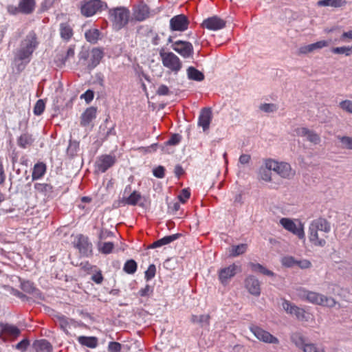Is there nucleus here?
Here are the masks:
<instances>
[{
	"label": "nucleus",
	"mask_w": 352,
	"mask_h": 352,
	"mask_svg": "<svg viewBox=\"0 0 352 352\" xmlns=\"http://www.w3.org/2000/svg\"><path fill=\"white\" fill-rule=\"evenodd\" d=\"M331 230L330 223L324 218L313 220L308 228V239L311 244L316 247H324Z\"/></svg>",
	"instance_id": "1"
},
{
	"label": "nucleus",
	"mask_w": 352,
	"mask_h": 352,
	"mask_svg": "<svg viewBox=\"0 0 352 352\" xmlns=\"http://www.w3.org/2000/svg\"><path fill=\"white\" fill-rule=\"evenodd\" d=\"M38 42L34 32H29L25 38L21 41L20 47L15 54V58L18 60L28 64L31 60L32 55L37 48Z\"/></svg>",
	"instance_id": "2"
},
{
	"label": "nucleus",
	"mask_w": 352,
	"mask_h": 352,
	"mask_svg": "<svg viewBox=\"0 0 352 352\" xmlns=\"http://www.w3.org/2000/svg\"><path fill=\"white\" fill-rule=\"evenodd\" d=\"M298 295L300 299L316 305L333 307L336 304V300L332 298L327 297L322 294L304 289H299Z\"/></svg>",
	"instance_id": "3"
},
{
	"label": "nucleus",
	"mask_w": 352,
	"mask_h": 352,
	"mask_svg": "<svg viewBox=\"0 0 352 352\" xmlns=\"http://www.w3.org/2000/svg\"><path fill=\"white\" fill-rule=\"evenodd\" d=\"M108 14L113 28L117 31L122 29L129 23L130 11L125 7L111 8L109 10Z\"/></svg>",
	"instance_id": "4"
},
{
	"label": "nucleus",
	"mask_w": 352,
	"mask_h": 352,
	"mask_svg": "<svg viewBox=\"0 0 352 352\" xmlns=\"http://www.w3.org/2000/svg\"><path fill=\"white\" fill-rule=\"evenodd\" d=\"M160 56L162 65L175 74L182 68V63L179 58L171 52H164L163 50L160 52Z\"/></svg>",
	"instance_id": "5"
},
{
	"label": "nucleus",
	"mask_w": 352,
	"mask_h": 352,
	"mask_svg": "<svg viewBox=\"0 0 352 352\" xmlns=\"http://www.w3.org/2000/svg\"><path fill=\"white\" fill-rule=\"evenodd\" d=\"M280 224L298 239H305L304 224L299 219L284 217L280 219Z\"/></svg>",
	"instance_id": "6"
},
{
	"label": "nucleus",
	"mask_w": 352,
	"mask_h": 352,
	"mask_svg": "<svg viewBox=\"0 0 352 352\" xmlns=\"http://www.w3.org/2000/svg\"><path fill=\"white\" fill-rule=\"evenodd\" d=\"M107 8V4L101 0H85L82 3L80 11L83 16L89 17Z\"/></svg>",
	"instance_id": "7"
},
{
	"label": "nucleus",
	"mask_w": 352,
	"mask_h": 352,
	"mask_svg": "<svg viewBox=\"0 0 352 352\" xmlns=\"http://www.w3.org/2000/svg\"><path fill=\"white\" fill-rule=\"evenodd\" d=\"M267 166L278 174L281 177L290 178L295 174L291 166L286 162H278L273 160H267Z\"/></svg>",
	"instance_id": "8"
},
{
	"label": "nucleus",
	"mask_w": 352,
	"mask_h": 352,
	"mask_svg": "<svg viewBox=\"0 0 352 352\" xmlns=\"http://www.w3.org/2000/svg\"><path fill=\"white\" fill-rule=\"evenodd\" d=\"M294 135L302 138L303 140L307 141L314 145L318 144L321 142V138L318 133L305 126L296 128L294 130Z\"/></svg>",
	"instance_id": "9"
},
{
	"label": "nucleus",
	"mask_w": 352,
	"mask_h": 352,
	"mask_svg": "<svg viewBox=\"0 0 352 352\" xmlns=\"http://www.w3.org/2000/svg\"><path fill=\"white\" fill-rule=\"evenodd\" d=\"M172 48L185 58H190L193 55V46L188 41H177L173 43Z\"/></svg>",
	"instance_id": "10"
},
{
	"label": "nucleus",
	"mask_w": 352,
	"mask_h": 352,
	"mask_svg": "<svg viewBox=\"0 0 352 352\" xmlns=\"http://www.w3.org/2000/svg\"><path fill=\"white\" fill-rule=\"evenodd\" d=\"M189 21L184 14H178L170 20V29L171 31L184 32L188 28Z\"/></svg>",
	"instance_id": "11"
},
{
	"label": "nucleus",
	"mask_w": 352,
	"mask_h": 352,
	"mask_svg": "<svg viewBox=\"0 0 352 352\" xmlns=\"http://www.w3.org/2000/svg\"><path fill=\"white\" fill-rule=\"evenodd\" d=\"M250 331L256 337L257 339L262 342L272 344L278 343V338L258 326H252L250 327Z\"/></svg>",
	"instance_id": "12"
},
{
	"label": "nucleus",
	"mask_w": 352,
	"mask_h": 352,
	"mask_svg": "<svg viewBox=\"0 0 352 352\" xmlns=\"http://www.w3.org/2000/svg\"><path fill=\"white\" fill-rule=\"evenodd\" d=\"M151 16V12L148 6L140 3L135 5L133 8V17L135 21H143Z\"/></svg>",
	"instance_id": "13"
},
{
	"label": "nucleus",
	"mask_w": 352,
	"mask_h": 352,
	"mask_svg": "<svg viewBox=\"0 0 352 352\" xmlns=\"http://www.w3.org/2000/svg\"><path fill=\"white\" fill-rule=\"evenodd\" d=\"M201 25L209 30L217 31L226 26V21L217 16H213L205 19Z\"/></svg>",
	"instance_id": "14"
},
{
	"label": "nucleus",
	"mask_w": 352,
	"mask_h": 352,
	"mask_svg": "<svg viewBox=\"0 0 352 352\" xmlns=\"http://www.w3.org/2000/svg\"><path fill=\"white\" fill-rule=\"evenodd\" d=\"M212 119V113L210 108L205 107L201 110L198 118V126L201 127L204 131L209 129Z\"/></svg>",
	"instance_id": "15"
},
{
	"label": "nucleus",
	"mask_w": 352,
	"mask_h": 352,
	"mask_svg": "<svg viewBox=\"0 0 352 352\" xmlns=\"http://www.w3.org/2000/svg\"><path fill=\"white\" fill-rule=\"evenodd\" d=\"M115 162V159L112 155H100L96 162V170L104 173Z\"/></svg>",
	"instance_id": "16"
},
{
	"label": "nucleus",
	"mask_w": 352,
	"mask_h": 352,
	"mask_svg": "<svg viewBox=\"0 0 352 352\" xmlns=\"http://www.w3.org/2000/svg\"><path fill=\"white\" fill-rule=\"evenodd\" d=\"M76 246L79 251L85 256L91 255L92 253V244L89 242L87 236L79 234L77 236Z\"/></svg>",
	"instance_id": "17"
},
{
	"label": "nucleus",
	"mask_w": 352,
	"mask_h": 352,
	"mask_svg": "<svg viewBox=\"0 0 352 352\" xmlns=\"http://www.w3.org/2000/svg\"><path fill=\"white\" fill-rule=\"evenodd\" d=\"M238 270V266L235 264L223 267L219 271V278L223 285L228 283V280L234 276Z\"/></svg>",
	"instance_id": "18"
},
{
	"label": "nucleus",
	"mask_w": 352,
	"mask_h": 352,
	"mask_svg": "<svg viewBox=\"0 0 352 352\" xmlns=\"http://www.w3.org/2000/svg\"><path fill=\"white\" fill-rule=\"evenodd\" d=\"M282 307L287 313L295 316L298 320L305 318V311L304 309L298 307L289 301L284 300L282 302Z\"/></svg>",
	"instance_id": "19"
},
{
	"label": "nucleus",
	"mask_w": 352,
	"mask_h": 352,
	"mask_svg": "<svg viewBox=\"0 0 352 352\" xmlns=\"http://www.w3.org/2000/svg\"><path fill=\"white\" fill-rule=\"evenodd\" d=\"M20 334L19 329L10 324L0 323V336L15 338Z\"/></svg>",
	"instance_id": "20"
},
{
	"label": "nucleus",
	"mask_w": 352,
	"mask_h": 352,
	"mask_svg": "<svg viewBox=\"0 0 352 352\" xmlns=\"http://www.w3.org/2000/svg\"><path fill=\"white\" fill-rule=\"evenodd\" d=\"M245 287L252 295L258 296L261 294L259 282L253 276H249L245 280Z\"/></svg>",
	"instance_id": "21"
},
{
	"label": "nucleus",
	"mask_w": 352,
	"mask_h": 352,
	"mask_svg": "<svg viewBox=\"0 0 352 352\" xmlns=\"http://www.w3.org/2000/svg\"><path fill=\"white\" fill-rule=\"evenodd\" d=\"M105 234L103 231L100 233L99 239L100 241L97 244L99 252L104 254H110L113 248L114 245L111 242H102V240L105 238ZM109 235L110 233H107Z\"/></svg>",
	"instance_id": "22"
},
{
	"label": "nucleus",
	"mask_w": 352,
	"mask_h": 352,
	"mask_svg": "<svg viewBox=\"0 0 352 352\" xmlns=\"http://www.w3.org/2000/svg\"><path fill=\"white\" fill-rule=\"evenodd\" d=\"M104 56L103 50L98 47H94L91 51L90 63L88 65L89 69H94L100 62Z\"/></svg>",
	"instance_id": "23"
},
{
	"label": "nucleus",
	"mask_w": 352,
	"mask_h": 352,
	"mask_svg": "<svg viewBox=\"0 0 352 352\" xmlns=\"http://www.w3.org/2000/svg\"><path fill=\"white\" fill-rule=\"evenodd\" d=\"M97 109L91 107L87 108L81 116L80 124L82 126H88L90 122L96 118Z\"/></svg>",
	"instance_id": "24"
},
{
	"label": "nucleus",
	"mask_w": 352,
	"mask_h": 352,
	"mask_svg": "<svg viewBox=\"0 0 352 352\" xmlns=\"http://www.w3.org/2000/svg\"><path fill=\"white\" fill-rule=\"evenodd\" d=\"M18 8L21 13L30 14L35 8V0H19Z\"/></svg>",
	"instance_id": "25"
},
{
	"label": "nucleus",
	"mask_w": 352,
	"mask_h": 352,
	"mask_svg": "<svg viewBox=\"0 0 352 352\" xmlns=\"http://www.w3.org/2000/svg\"><path fill=\"white\" fill-rule=\"evenodd\" d=\"M33 346L37 352H51L52 350L51 344L46 340L35 341Z\"/></svg>",
	"instance_id": "26"
},
{
	"label": "nucleus",
	"mask_w": 352,
	"mask_h": 352,
	"mask_svg": "<svg viewBox=\"0 0 352 352\" xmlns=\"http://www.w3.org/2000/svg\"><path fill=\"white\" fill-rule=\"evenodd\" d=\"M46 172V165L43 162L36 163L33 168L32 174V180L41 178Z\"/></svg>",
	"instance_id": "27"
},
{
	"label": "nucleus",
	"mask_w": 352,
	"mask_h": 352,
	"mask_svg": "<svg viewBox=\"0 0 352 352\" xmlns=\"http://www.w3.org/2000/svg\"><path fill=\"white\" fill-rule=\"evenodd\" d=\"M187 76L188 79L195 81L200 82L204 79V74L192 66L187 69Z\"/></svg>",
	"instance_id": "28"
},
{
	"label": "nucleus",
	"mask_w": 352,
	"mask_h": 352,
	"mask_svg": "<svg viewBox=\"0 0 352 352\" xmlns=\"http://www.w3.org/2000/svg\"><path fill=\"white\" fill-rule=\"evenodd\" d=\"M32 142V136L28 133L21 134L17 139L18 146L23 148H26L30 146Z\"/></svg>",
	"instance_id": "29"
},
{
	"label": "nucleus",
	"mask_w": 352,
	"mask_h": 352,
	"mask_svg": "<svg viewBox=\"0 0 352 352\" xmlns=\"http://www.w3.org/2000/svg\"><path fill=\"white\" fill-rule=\"evenodd\" d=\"M60 34L63 40L68 41L73 36V30L68 23H60Z\"/></svg>",
	"instance_id": "30"
},
{
	"label": "nucleus",
	"mask_w": 352,
	"mask_h": 352,
	"mask_svg": "<svg viewBox=\"0 0 352 352\" xmlns=\"http://www.w3.org/2000/svg\"><path fill=\"white\" fill-rule=\"evenodd\" d=\"M101 32L98 29L92 28L86 31L85 36L86 40L91 43H96L100 39Z\"/></svg>",
	"instance_id": "31"
},
{
	"label": "nucleus",
	"mask_w": 352,
	"mask_h": 352,
	"mask_svg": "<svg viewBox=\"0 0 352 352\" xmlns=\"http://www.w3.org/2000/svg\"><path fill=\"white\" fill-rule=\"evenodd\" d=\"M78 342L84 346L94 349L98 345V339L96 337L79 336Z\"/></svg>",
	"instance_id": "32"
},
{
	"label": "nucleus",
	"mask_w": 352,
	"mask_h": 352,
	"mask_svg": "<svg viewBox=\"0 0 352 352\" xmlns=\"http://www.w3.org/2000/svg\"><path fill=\"white\" fill-rule=\"evenodd\" d=\"M34 189L37 192L47 196L50 195L53 192L52 186L45 183H36L34 184Z\"/></svg>",
	"instance_id": "33"
},
{
	"label": "nucleus",
	"mask_w": 352,
	"mask_h": 352,
	"mask_svg": "<svg viewBox=\"0 0 352 352\" xmlns=\"http://www.w3.org/2000/svg\"><path fill=\"white\" fill-rule=\"evenodd\" d=\"M271 170L272 168H269L267 166V160L265 162V166H262L258 172V179L265 182H270L272 181V173Z\"/></svg>",
	"instance_id": "34"
},
{
	"label": "nucleus",
	"mask_w": 352,
	"mask_h": 352,
	"mask_svg": "<svg viewBox=\"0 0 352 352\" xmlns=\"http://www.w3.org/2000/svg\"><path fill=\"white\" fill-rule=\"evenodd\" d=\"M249 267L250 270L254 272L261 273L262 274L270 276H274V273L272 271L266 269L264 266L261 265L259 263H250L249 264Z\"/></svg>",
	"instance_id": "35"
},
{
	"label": "nucleus",
	"mask_w": 352,
	"mask_h": 352,
	"mask_svg": "<svg viewBox=\"0 0 352 352\" xmlns=\"http://www.w3.org/2000/svg\"><path fill=\"white\" fill-rule=\"evenodd\" d=\"M177 239V236L175 235V234L164 236V237L155 241L154 243H153L151 245V248H156L163 246L164 245H167V244L171 243L172 241H175Z\"/></svg>",
	"instance_id": "36"
},
{
	"label": "nucleus",
	"mask_w": 352,
	"mask_h": 352,
	"mask_svg": "<svg viewBox=\"0 0 352 352\" xmlns=\"http://www.w3.org/2000/svg\"><path fill=\"white\" fill-rule=\"evenodd\" d=\"M345 0H320L318 1L319 6H331L334 8H339L346 4Z\"/></svg>",
	"instance_id": "37"
},
{
	"label": "nucleus",
	"mask_w": 352,
	"mask_h": 352,
	"mask_svg": "<svg viewBox=\"0 0 352 352\" xmlns=\"http://www.w3.org/2000/svg\"><path fill=\"white\" fill-rule=\"evenodd\" d=\"M248 248L247 244L242 243L238 245H233L231 247L230 250V255L231 256H237L240 254H243L246 252Z\"/></svg>",
	"instance_id": "38"
},
{
	"label": "nucleus",
	"mask_w": 352,
	"mask_h": 352,
	"mask_svg": "<svg viewBox=\"0 0 352 352\" xmlns=\"http://www.w3.org/2000/svg\"><path fill=\"white\" fill-rule=\"evenodd\" d=\"M138 268L137 263L133 260H128L124 265L123 270L129 274H133Z\"/></svg>",
	"instance_id": "39"
},
{
	"label": "nucleus",
	"mask_w": 352,
	"mask_h": 352,
	"mask_svg": "<svg viewBox=\"0 0 352 352\" xmlns=\"http://www.w3.org/2000/svg\"><path fill=\"white\" fill-rule=\"evenodd\" d=\"M331 52L335 54H345L350 56L352 54V46L337 47L331 49Z\"/></svg>",
	"instance_id": "40"
},
{
	"label": "nucleus",
	"mask_w": 352,
	"mask_h": 352,
	"mask_svg": "<svg viewBox=\"0 0 352 352\" xmlns=\"http://www.w3.org/2000/svg\"><path fill=\"white\" fill-rule=\"evenodd\" d=\"M141 199V195L140 194L137 192L134 191L133 192L129 197H128L125 200L124 202L126 204L134 206L138 204V202Z\"/></svg>",
	"instance_id": "41"
},
{
	"label": "nucleus",
	"mask_w": 352,
	"mask_h": 352,
	"mask_svg": "<svg viewBox=\"0 0 352 352\" xmlns=\"http://www.w3.org/2000/svg\"><path fill=\"white\" fill-rule=\"evenodd\" d=\"M338 139L343 148L352 150V137L338 136Z\"/></svg>",
	"instance_id": "42"
},
{
	"label": "nucleus",
	"mask_w": 352,
	"mask_h": 352,
	"mask_svg": "<svg viewBox=\"0 0 352 352\" xmlns=\"http://www.w3.org/2000/svg\"><path fill=\"white\" fill-rule=\"evenodd\" d=\"M191 322L193 323H205L208 324L210 322V316L208 315H192Z\"/></svg>",
	"instance_id": "43"
},
{
	"label": "nucleus",
	"mask_w": 352,
	"mask_h": 352,
	"mask_svg": "<svg viewBox=\"0 0 352 352\" xmlns=\"http://www.w3.org/2000/svg\"><path fill=\"white\" fill-rule=\"evenodd\" d=\"M281 263L286 267H293L296 265L297 260H296L293 256H287L282 258Z\"/></svg>",
	"instance_id": "44"
},
{
	"label": "nucleus",
	"mask_w": 352,
	"mask_h": 352,
	"mask_svg": "<svg viewBox=\"0 0 352 352\" xmlns=\"http://www.w3.org/2000/svg\"><path fill=\"white\" fill-rule=\"evenodd\" d=\"M45 104L43 100L40 99L37 100L34 107V113L36 116L41 115L45 110Z\"/></svg>",
	"instance_id": "45"
},
{
	"label": "nucleus",
	"mask_w": 352,
	"mask_h": 352,
	"mask_svg": "<svg viewBox=\"0 0 352 352\" xmlns=\"http://www.w3.org/2000/svg\"><path fill=\"white\" fill-rule=\"evenodd\" d=\"M259 109L264 112L272 113L276 111L278 107L275 104L264 103L260 105Z\"/></svg>",
	"instance_id": "46"
},
{
	"label": "nucleus",
	"mask_w": 352,
	"mask_h": 352,
	"mask_svg": "<svg viewBox=\"0 0 352 352\" xmlns=\"http://www.w3.org/2000/svg\"><path fill=\"white\" fill-rule=\"evenodd\" d=\"M292 342L294 343H295V344L298 347H300V348L302 349L304 347V346L306 344H305V341H304L303 338L302 337V336H300L298 333L293 334L292 336Z\"/></svg>",
	"instance_id": "47"
},
{
	"label": "nucleus",
	"mask_w": 352,
	"mask_h": 352,
	"mask_svg": "<svg viewBox=\"0 0 352 352\" xmlns=\"http://www.w3.org/2000/svg\"><path fill=\"white\" fill-rule=\"evenodd\" d=\"M340 107L347 113L352 114V101L345 100L340 102Z\"/></svg>",
	"instance_id": "48"
},
{
	"label": "nucleus",
	"mask_w": 352,
	"mask_h": 352,
	"mask_svg": "<svg viewBox=\"0 0 352 352\" xmlns=\"http://www.w3.org/2000/svg\"><path fill=\"white\" fill-rule=\"evenodd\" d=\"M156 273V267L155 265L152 264L150 265L147 269V270L145 272V278L146 280H149L154 278Z\"/></svg>",
	"instance_id": "49"
},
{
	"label": "nucleus",
	"mask_w": 352,
	"mask_h": 352,
	"mask_svg": "<svg viewBox=\"0 0 352 352\" xmlns=\"http://www.w3.org/2000/svg\"><path fill=\"white\" fill-rule=\"evenodd\" d=\"M190 197V192L188 189H183L179 195L178 199L182 204H185Z\"/></svg>",
	"instance_id": "50"
},
{
	"label": "nucleus",
	"mask_w": 352,
	"mask_h": 352,
	"mask_svg": "<svg viewBox=\"0 0 352 352\" xmlns=\"http://www.w3.org/2000/svg\"><path fill=\"white\" fill-rule=\"evenodd\" d=\"M74 54V45H71L67 50L66 56L61 59V64L64 65L69 58H73Z\"/></svg>",
	"instance_id": "51"
},
{
	"label": "nucleus",
	"mask_w": 352,
	"mask_h": 352,
	"mask_svg": "<svg viewBox=\"0 0 352 352\" xmlns=\"http://www.w3.org/2000/svg\"><path fill=\"white\" fill-rule=\"evenodd\" d=\"M296 265L300 269L305 270L311 267V263L307 259L297 260Z\"/></svg>",
	"instance_id": "52"
},
{
	"label": "nucleus",
	"mask_w": 352,
	"mask_h": 352,
	"mask_svg": "<svg viewBox=\"0 0 352 352\" xmlns=\"http://www.w3.org/2000/svg\"><path fill=\"white\" fill-rule=\"evenodd\" d=\"M94 97V91L90 89H88L87 91H86L80 96V98H83L87 104L91 102L93 100Z\"/></svg>",
	"instance_id": "53"
},
{
	"label": "nucleus",
	"mask_w": 352,
	"mask_h": 352,
	"mask_svg": "<svg viewBox=\"0 0 352 352\" xmlns=\"http://www.w3.org/2000/svg\"><path fill=\"white\" fill-rule=\"evenodd\" d=\"M329 44V42L327 41H320L314 43H311V47L313 51L318 49H322V47H327Z\"/></svg>",
	"instance_id": "54"
},
{
	"label": "nucleus",
	"mask_w": 352,
	"mask_h": 352,
	"mask_svg": "<svg viewBox=\"0 0 352 352\" xmlns=\"http://www.w3.org/2000/svg\"><path fill=\"white\" fill-rule=\"evenodd\" d=\"M304 352H323L313 344H306L302 348Z\"/></svg>",
	"instance_id": "55"
},
{
	"label": "nucleus",
	"mask_w": 352,
	"mask_h": 352,
	"mask_svg": "<svg viewBox=\"0 0 352 352\" xmlns=\"http://www.w3.org/2000/svg\"><path fill=\"white\" fill-rule=\"evenodd\" d=\"M157 94L159 96H168L170 94L169 88L165 85H161L157 90Z\"/></svg>",
	"instance_id": "56"
},
{
	"label": "nucleus",
	"mask_w": 352,
	"mask_h": 352,
	"mask_svg": "<svg viewBox=\"0 0 352 352\" xmlns=\"http://www.w3.org/2000/svg\"><path fill=\"white\" fill-rule=\"evenodd\" d=\"M108 349L110 352H120L121 344L116 342H111L109 344Z\"/></svg>",
	"instance_id": "57"
},
{
	"label": "nucleus",
	"mask_w": 352,
	"mask_h": 352,
	"mask_svg": "<svg viewBox=\"0 0 352 352\" xmlns=\"http://www.w3.org/2000/svg\"><path fill=\"white\" fill-rule=\"evenodd\" d=\"M180 140H181L180 135L178 134H174L167 141L166 144L168 145H176L180 142Z\"/></svg>",
	"instance_id": "58"
},
{
	"label": "nucleus",
	"mask_w": 352,
	"mask_h": 352,
	"mask_svg": "<svg viewBox=\"0 0 352 352\" xmlns=\"http://www.w3.org/2000/svg\"><path fill=\"white\" fill-rule=\"evenodd\" d=\"M152 292V289L148 285H146L144 288H142L139 291V294L140 296H148Z\"/></svg>",
	"instance_id": "59"
},
{
	"label": "nucleus",
	"mask_w": 352,
	"mask_h": 352,
	"mask_svg": "<svg viewBox=\"0 0 352 352\" xmlns=\"http://www.w3.org/2000/svg\"><path fill=\"white\" fill-rule=\"evenodd\" d=\"M153 175L157 178H163L164 177V168L163 166H158L153 170Z\"/></svg>",
	"instance_id": "60"
},
{
	"label": "nucleus",
	"mask_w": 352,
	"mask_h": 352,
	"mask_svg": "<svg viewBox=\"0 0 352 352\" xmlns=\"http://www.w3.org/2000/svg\"><path fill=\"white\" fill-rule=\"evenodd\" d=\"M349 40H352V30L344 32L340 36V41L346 42Z\"/></svg>",
	"instance_id": "61"
},
{
	"label": "nucleus",
	"mask_w": 352,
	"mask_h": 352,
	"mask_svg": "<svg viewBox=\"0 0 352 352\" xmlns=\"http://www.w3.org/2000/svg\"><path fill=\"white\" fill-rule=\"evenodd\" d=\"M29 345V342L28 340H23L22 341H21L20 342H19L16 346V348L19 350H21L22 351H24L28 346Z\"/></svg>",
	"instance_id": "62"
},
{
	"label": "nucleus",
	"mask_w": 352,
	"mask_h": 352,
	"mask_svg": "<svg viewBox=\"0 0 352 352\" xmlns=\"http://www.w3.org/2000/svg\"><path fill=\"white\" fill-rule=\"evenodd\" d=\"M311 52H313L311 44H309V45H304V46H302V47H300L299 48V53L300 54H306L310 53Z\"/></svg>",
	"instance_id": "63"
},
{
	"label": "nucleus",
	"mask_w": 352,
	"mask_h": 352,
	"mask_svg": "<svg viewBox=\"0 0 352 352\" xmlns=\"http://www.w3.org/2000/svg\"><path fill=\"white\" fill-rule=\"evenodd\" d=\"M6 177V176L4 171L3 165L2 162H0V185L5 182Z\"/></svg>",
	"instance_id": "64"
}]
</instances>
